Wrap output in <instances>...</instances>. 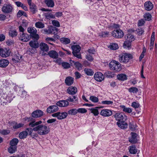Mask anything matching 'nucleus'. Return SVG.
<instances>
[{
    "instance_id": "nucleus-1",
    "label": "nucleus",
    "mask_w": 157,
    "mask_h": 157,
    "mask_svg": "<svg viewBox=\"0 0 157 157\" xmlns=\"http://www.w3.org/2000/svg\"><path fill=\"white\" fill-rule=\"evenodd\" d=\"M42 121H40L35 122L33 121L29 124V125L33 127V131L37 132L38 134L40 135H44L48 134L50 131L49 128L44 124H40Z\"/></svg>"
},
{
    "instance_id": "nucleus-25",
    "label": "nucleus",
    "mask_w": 157,
    "mask_h": 157,
    "mask_svg": "<svg viewBox=\"0 0 157 157\" xmlns=\"http://www.w3.org/2000/svg\"><path fill=\"white\" fill-rule=\"evenodd\" d=\"M29 135V132L27 131H23L20 132L19 134V137L21 139H24Z\"/></svg>"
},
{
    "instance_id": "nucleus-35",
    "label": "nucleus",
    "mask_w": 157,
    "mask_h": 157,
    "mask_svg": "<svg viewBox=\"0 0 157 157\" xmlns=\"http://www.w3.org/2000/svg\"><path fill=\"white\" fill-rule=\"evenodd\" d=\"M84 71L85 74L87 75L92 76L93 75L94 73V71L90 69L85 68Z\"/></svg>"
},
{
    "instance_id": "nucleus-40",
    "label": "nucleus",
    "mask_w": 157,
    "mask_h": 157,
    "mask_svg": "<svg viewBox=\"0 0 157 157\" xmlns=\"http://www.w3.org/2000/svg\"><path fill=\"white\" fill-rule=\"evenodd\" d=\"M60 40L62 43L65 44H68L70 42V40L67 38H62Z\"/></svg>"
},
{
    "instance_id": "nucleus-4",
    "label": "nucleus",
    "mask_w": 157,
    "mask_h": 157,
    "mask_svg": "<svg viewBox=\"0 0 157 157\" xmlns=\"http://www.w3.org/2000/svg\"><path fill=\"white\" fill-rule=\"evenodd\" d=\"M109 66L110 69L115 71H119L121 69V64L115 60L111 61L109 63Z\"/></svg>"
},
{
    "instance_id": "nucleus-37",
    "label": "nucleus",
    "mask_w": 157,
    "mask_h": 157,
    "mask_svg": "<svg viewBox=\"0 0 157 157\" xmlns=\"http://www.w3.org/2000/svg\"><path fill=\"white\" fill-rule=\"evenodd\" d=\"M121 107L123 111L124 112L128 113H130L132 111V110L131 109L129 108L126 107L124 105H121Z\"/></svg>"
},
{
    "instance_id": "nucleus-57",
    "label": "nucleus",
    "mask_w": 157,
    "mask_h": 157,
    "mask_svg": "<svg viewBox=\"0 0 157 157\" xmlns=\"http://www.w3.org/2000/svg\"><path fill=\"white\" fill-rule=\"evenodd\" d=\"M109 34V32L107 31L102 32L100 35V36L103 37L108 36Z\"/></svg>"
},
{
    "instance_id": "nucleus-59",
    "label": "nucleus",
    "mask_w": 157,
    "mask_h": 157,
    "mask_svg": "<svg viewBox=\"0 0 157 157\" xmlns=\"http://www.w3.org/2000/svg\"><path fill=\"white\" fill-rule=\"evenodd\" d=\"M10 133V131L8 130L3 129L0 131V133L3 135H7Z\"/></svg>"
},
{
    "instance_id": "nucleus-6",
    "label": "nucleus",
    "mask_w": 157,
    "mask_h": 157,
    "mask_svg": "<svg viewBox=\"0 0 157 157\" xmlns=\"http://www.w3.org/2000/svg\"><path fill=\"white\" fill-rule=\"evenodd\" d=\"M28 32L30 33V36L34 39L38 40L39 36L37 34V31L34 27H29L27 29Z\"/></svg>"
},
{
    "instance_id": "nucleus-29",
    "label": "nucleus",
    "mask_w": 157,
    "mask_h": 157,
    "mask_svg": "<svg viewBox=\"0 0 157 157\" xmlns=\"http://www.w3.org/2000/svg\"><path fill=\"white\" fill-rule=\"evenodd\" d=\"M129 152L131 154H136L137 152V149L135 145L131 146L129 147Z\"/></svg>"
},
{
    "instance_id": "nucleus-12",
    "label": "nucleus",
    "mask_w": 157,
    "mask_h": 157,
    "mask_svg": "<svg viewBox=\"0 0 157 157\" xmlns=\"http://www.w3.org/2000/svg\"><path fill=\"white\" fill-rule=\"evenodd\" d=\"M131 136L129 138V141L132 144H135L137 142V135L136 133L132 132L131 133Z\"/></svg>"
},
{
    "instance_id": "nucleus-5",
    "label": "nucleus",
    "mask_w": 157,
    "mask_h": 157,
    "mask_svg": "<svg viewBox=\"0 0 157 157\" xmlns=\"http://www.w3.org/2000/svg\"><path fill=\"white\" fill-rule=\"evenodd\" d=\"M71 48L74 56L78 59H81V55L80 53L81 50L80 46L77 45H73L71 46Z\"/></svg>"
},
{
    "instance_id": "nucleus-36",
    "label": "nucleus",
    "mask_w": 157,
    "mask_h": 157,
    "mask_svg": "<svg viewBox=\"0 0 157 157\" xmlns=\"http://www.w3.org/2000/svg\"><path fill=\"white\" fill-rule=\"evenodd\" d=\"M18 140L17 138H14L10 141V145L12 146L17 147V145L18 143Z\"/></svg>"
},
{
    "instance_id": "nucleus-33",
    "label": "nucleus",
    "mask_w": 157,
    "mask_h": 157,
    "mask_svg": "<svg viewBox=\"0 0 157 157\" xmlns=\"http://www.w3.org/2000/svg\"><path fill=\"white\" fill-rule=\"evenodd\" d=\"M26 130L28 131L29 132V135L31 137L33 138H34L35 137H37V134H36L35 135L32 134L33 130V128L32 129L31 128H26Z\"/></svg>"
},
{
    "instance_id": "nucleus-56",
    "label": "nucleus",
    "mask_w": 157,
    "mask_h": 157,
    "mask_svg": "<svg viewBox=\"0 0 157 157\" xmlns=\"http://www.w3.org/2000/svg\"><path fill=\"white\" fill-rule=\"evenodd\" d=\"M62 65L64 69H67L70 67V64L67 62H63L62 63Z\"/></svg>"
},
{
    "instance_id": "nucleus-11",
    "label": "nucleus",
    "mask_w": 157,
    "mask_h": 157,
    "mask_svg": "<svg viewBox=\"0 0 157 157\" xmlns=\"http://www.w3.org/2000/svg\"><path fill=\"white\" fill-rule=\"evenodd\" d=\"M94 77L98 82H101L104 79V75L101 72H96L94 75Z\"/></svg>"
},
{
    "instance_id": "nucleus-46",
    "label": "nucleus",
    "mask_w": 157,
    "mask_h": 157,
    "mask_svg": "<svg viewBox=\"0 0 157 157\" xmlns=\"http://www.w3.org/2000/svg\"><path fill=\"white\" fill-rule=\"evenodd\" d=\"M109 48L111 49L116 50L118 49V46L117 44L112 43L110 45Z\"/></svg>"
},
{
    "instance_id": "nucleus-43",
    "label": "nucleus",
    "mask_w": 157,
    "mask_h": 157,
    "mask_svg": "<svg viewBox=\"0 0 157 157\" xmlns=\"http://www.w3.org/2000/svg\"><path fill=\"white\" fill-rule=\"evenodd\" d=\"M17 147L12 146L10 145L8 149V152L11 154L17 151Z\"/></svg>"
},
{
    "instance_id": "nucleus-47",
    "label": "nucleus",
    "mask_w": 157,
    "mask_h": 157,
    "mask_svg": "<svg viewBox=\"0 0 157 157\" xmlns=\"http://www.w3.org/2000/svg\"><path fill=\"white\" fill-rule=\"evenodd\" d=\"M128 91L129 92L131 93H136L138 92V90L136 87H132L128 89Z\"/></svg>"
},
{
    "instance_id": "nucleus-64",
    "label": "nucleus",
    "mask_w": 157,
    "mask_h": 157,
    "mask_svg": "<svg viewBox=\"0 0 157 157\" xmlns=\"http://www.w3.org/2000/svg\"><path fill=\"white\" fill-rule=\"evenodd\" d=\"M24 120L25 121L27 122L31 121L30 122L33 121H35L33 120V118L31 117H26L25 118Z\"/></svg>"
},
{
    "instance_id": "nucleus-53",
    "label": "nucleus",
    "mask_w": 157,
    "mask_h": 157,
    "mask_svg": "<svg viewBox=\"0 0 157 157\" xmlns=\"http://www.w3.org/2000/svg\"><path fill=\"white\" fill-rule=\"evenodd\" d=\"M144 17L146 20L150 21L151 20V15L149 13H146L144 15Z\"/></svg>"
},
{
    "instance_id": "nucleus-2",
    "label": "nucleus",
    "mask_w": 157,
    "mask_h": 157,
    "mask_svg": "<svg viewBox=\"0 0 157 157\" xmlns=\"http://www.w3.org/2000/svg\"><path fill=\"white\" fill-rule=\"evenodd\" d=\"M133 58L132 55L128 53H123L119 55V60L121 63H128Z\"/></svg>"
},
{
    "instance_id": "nucleus-21",
    "label": "nucleus",
    "mask_w": 157,
    "mask_h": 157,
    "mask_svg": "<svg viewBox=\"0 0 157 157\" xmlns=\"http://www.w3.org/2000/svg\"><path fill=\"white\" fill-rule=\"evenodd\" d=\"M125 121H122L117 122V124L119 127L122 129L126 128L128 127V124Z\"/></svg>"
},
{
    "instance_id": "nucleus-55",
    "label": "nucleus",
    "mask_w": 157,
    "mask_h": 157,
    "mask_svg": "<svg viewBox=\"0 0 157 157\" xmlns=\"http://www.w3.org/2000/svg\"><path fill=\"white\" fill-rule=\"evenodd\" d=\"M126 40L132 42L134 40L135 38L134 36L131 35H128L127 36Z\"/></svg>"
},
{
    "instance_id": "nucleus-27",
    "label": "nucleus",
    "mask_w": 157,
    "mask_h": 157,
    "mask_svg": "<svg viewBox=\"0 0 157 157\" xmlns=\"http://www.w3.org/2000/svg\"><path fill=\"white\" fill-rule=\"evenodd\" d=\"M9 63V61L6 59H2L0 60V67H7Z\"/></svg>"
},
{
    "instance_id": "nucleus-8",
    "label": "nucleus",
    "mask_w": 157,
    "mask_h": 157,
    "mask_svg": "<svg viewBox=\"0 0 157 157\" xmlns=\"http://www.w3.org/2000/svg\"><path fill=\"white\" fill-rule=\"evenodd\" d=\"M13 10V8L10 4H4L2 8V11L5 13H11Z\"/></svg>"
},
{
    "instance_id": "nucleus-22",
    "label": "nucleus",
    "mask_w": 157,
    "mask_h": 157,
    "mask_svg": "<svg viewBox=\"0 0 157 157\" xmlns=\"http://www.w3.org/2000/svg\"><path fill=\"white\" fill-rule=\"evenodd\" d=\"M144 6L145 9L148 11L151 10L152 9L153 7V6L152 3L150 1L145 2Z\"/></svg>"
},
{
    "instance_id": "nucleus-48",
    "label": "nucleus",
    "mask_w": 157,
    "mask_h": 157,
    "mask_svg": "<svg viewBox=\"0 0 157 157\" xmlns=\"http://www.w3.org/2000/svg\"><path fill=\"white\" fill-rule=\"evenodd\" d=\"M9 36L12 37H14L16 36L17 34V33L16 32V31L15 30H11L9 32Z\"/></svg>"
},
{
    "instance_id": "nucleus-18",
    "label": "nucleus",
    "mask_w": 157,
    "mask_h": 157,
    "mask_svg": "<svg viewBox=\"0 0 157 157\" xmlns=\"http://www.w3.org/2000/svg\"><path fill=\"white\" fill-rule=\"evenodd\" d=\"M10 125L12 126L13 129H17L22 127L24 124L22 123L18 124L15 121H13L10 123Z\"/></svg>"
},
{
    "instance_id": "nucleus-49",
    "label": "nucleus",
    "mask_w": 157,
    "mask_h": 157,
    "mask_svg": "<svg viewBox=\"0 0 157 157\" xmlns=\"http://www.w3.org/2000/svg\"><path fill=\"white\" fill-rule=\"evenodd\" d=\"M131 42L126 40L124 43V48H129L131 47Z\"/></svg>"
},
{
    "instance_id": "nucleus-63",
    "label": "nucleus",
    "mask_w": 157,
    "mask_h": 157,
    "mask_svg": "<svg viewBox=\"0 0 157 157\" xmlns=\"http://www.w3.org/2000/svg\"><path fill=\"white\" fill-rule=\"evenodd\" d=\"M53 62L58 63L59 65H61L62 63V60L61 58H58L54 60Z\"/></svg>"
},
{
    "instance_id": "nucleus-3",
    "label": "nucleus",
    "mask_w": 157,
    "mask_h": 157,
    "mask_svg": "<svg viewBox=\"0 0 157 157\" xmlns=\"http://www.w3.org/2000/svg\"><path fill=\"white\" fill-rule=\"evenodd\" d=\"M14 98V96L12 93H9L6 96L5 99L2 97L0 98V104L2 105L5 106L7 105L8 103H10Z\"/></svg>"
},
{
    "instance_id": "nucleus-9",
    "label": "nucleus",
    "mask_w": 157,
    "mask_h": 157,
    "mask_svg": "<svg viewBox=\"0 0 157 157\" xmlns=\"http://www.w3.org/2000/svg\"><path fill=\"white\" fill-rule=\"evenodd\" d=\"M67 116V113L66 112H57L52 114L53 117H56L58 119L62 120L66 118Z\"/></svg>"
},
{
    "instance_id": "nucleus-41",
    "label": "nucleus",
    "mask_w": 157,
    "mask_h": 157,
    "mask_svg": "<svg viewBox=\"0 0 157 157\" xmlns=\"http://www.w3.org/2000/svg\"><path fill=\"white\" fill-rule=\"evenodd\" d=\"M98 108V107H97L96 108H90L89 109V110L91 113L94 114V116H96L99 114L98 111L97 109Z\"/></svg>"
},
{
    "instance_id": "nucleus-7",
    "label": "nucleus",
    "mask_w": 157,
    "mask_h": 157,
    "mask_svg": "<svg viewBox=\"0 0 157 157\" xmlns=\"http://www.w3.org/2000/svg\"><path fill=\"white\" fill-rule=\"evenodd\" d=\"M114 117L116 120L118 121V122L125 121L127 119L126 116L122 112H118L116 113Z\"/></svg>"
},
{
    "instance_id": "nucleus-52",
    "label": "nucleus",
    "mask_w": 157,
    "mask_h": 157,
    "mask_svg": "<svg viewBox=\"0 0 157 157\" xmlns=\"http://www.w3.org/2000/svg\"><path fill=\"white\" fill-rule=\"evenodd\" d=\"M101 104L105 105H112L113 103V101H101Z\"/></svg>"
},
{
    "instance_id": "nucleus-60",
    "label": "nucleus",
    "mask_w": 157,
    "mask_h": 157,
    "mask_svg": "<svg viewBox=\"0 0 157 157\" xmlns=\"http://www.w3.org/2000/svg\"><path fill=\"white\" fill-rule=\"evenodd\" d=\"M132 106L135 109L137 108L140 106V104L137 102H134L132 103Z\"/></svg>"
},
{
    "instance_id": "nucleus-20",
    "label": "nucleus",
    "mask_w": 157,
    "mask_h": 157,
    "mask_svg": "<svg viewBox=\"0 0 157 157\" xmlns=\"http://www.w3.org/2000/svg\"><path fill=\"white\" fill-rule=\"evenodd\" d=\"M77 90L75 87L71 86L68 88L67 92L70 94L74 95L77 92Z\"/></svg>"
},
{
    "instance_id": "nucleus-24",
    "label": "nucleus",
    "mask_w": 157,
    "mask_h": 157,
    "mask_svg": "<svg viewBox=\"0 0 157 157\" xmlns=\"http://www.w3.org/2000/svg\"><path fill=\"white\" fill-rule=\"evenodd\" d=\"M38 40H31L29 42V45L32 48H36L39 47V43Z\"/></svg>"
},
{
    "instance_id": "nucleus-17",
    "label": "nucleus",
    "mask_w": 157,
    "mask_h": 157,
    "mask_svg": "<svg viewBox=\"0 0 157 157\" xmlns=\"http://www.w3.org/2000/svg\"><path fill=\"white\" fill-rule=\"evenodd\" d=\"M58 105H52L48 107L47 109V112L48 113H51L56 112L59 109Z\"/></svg>"
},
{
    "instance_id": "nucleus-44",
    "label": "nucleus",
    "mask_w": 157,
    "mask_h": 157,
    "mask_svg": "<svg viewBox=\"0 0 157 157\" xmlns=\"http://www.w3.org/2000/svg\"><path fill=\"white\" fill-rule=\"evenodd\" d=\"M119 25L117 24L111 23L109 25V28L110 29H117L119 28Z\"/></svg>"
},
{
    "instance_id": "nucleus-28",
    "label": "nucleus",
    "mask_w": 157,
    "mask_h": 157,
    "mask_svg": "<svg viewBox=\"0 0 157 157\" xmlns=\"http://www.w3.org/2000/svg\"><path fill=\"white\" fill-rule=\"evenodd\" d=\"M48 55L51 58L54 59H56L58 58V53L55 51H50L48 53Z\"/></svg>"
},
{
    "instance_id": "nucleus-13",
    "label": "nucleus",
    "mask_w": 157,
    "mask_h": 157,
    "mask_svg": "<svg viewBox=\"0 0 157 157\" xmlns=\"http://www.w3.org/2000/svg\"><path fill=\"white\" fill-rule=\"evenodd\" d=\"M112 111L108 109H102L100 112V114L104 117L110 116L112 115Z\"/></svg>"
},
{
    "instance_id": "nucleus-32",
    "label": "nucleus",
    "mask_w": 157,
    "mask_h": 157,
    "mask_svg": "<svg viewBox=\"0 0 157 157\" xmlns=\"http://www.w3.org/2000/svg\"><path fill=\"white\" fill-rule=\"evenodd\" d=\"M22 57V56L18 54H17L13 56V58H12V60L15 62H18Z\"/></svg>"
},
{
    "instance_id": "nucleus-42",
    "label": "nucleus",
    "mask_w": 157,
    "mask_h": 157,
    "mask_svg": "<svg viewBox=\"0 0 157 157\" xmlns=\"http://www.w3.org/2000/svg\"><path fill=\"white\" fill-rule=\"evenodd\" d=\"M45 18L47 19L55 18V16L53 15L52 13H47L45 14Z\"/></svg>"
},
{
    "instance_id": "nucleus-30",
    "label": "nucleus",
    "mask_w": 157,
    "mask_h": 157,
    "mask_svg": "<svg viewBox=\"0 0 157 157\" xmlns=\"http://www.w3.org/2000/svg\"><path fill=\"white\" fill-rule=\"evenodd\" d=\"M30 6V9L31 12L33 13H35L37 11L36 6L34 4H29Z\"/></svg>"
},
{
    "instance_id": "nucleus-38",
    "label": "nucleus",
    "mask_w": 157,
    "mask_h": 157,
    "mask_svg": "<svg viewBox=\"0 0 157 157\" xmlns=\"http://www.w3.org/2000/svg\"><path fill=\"white\" fill-rule=\"evenodd\" d=\"M67 114L74 115L77 113V109L75 108L72 109L68 110L67 112Z\"/></svg>"
},
{
    "instance_id": "nucleus-39",
    "label": "nucleus",
    "mask_w": 157,
    "mask_h": 157,
    "mask_svg": "<svg viewBox=\"0 0 157 157\" xmlns=\"http://www.w3.org/2000/svg\"><path fill=\"white\" fill-rule=\"evenodd\" d=\"M35 27L39 29H42L44 27V24L41 21H38L35 24Z\"/></svg>"
},
{
    "instance_id": "nucleus-61",
    "label": "nucleus",
    "mask_w": 157,
    "mask_h": 157,
    "mask_svg": "<svg viewBox=\"0 0 157 157\" xmlns=\"http://www.w3.org/2000/svg\"><path fill=\"white\" fill-rule=\"evenodd\" d=\"M52 24L55 26L57 27H59L60 26L59 23L57 21L54 20L52 21Z\"/></svg>"
},
{
    "instance_id": "nucleus-62",
    "label": "nucleus",
    "mask_w": 157,
    "mask_h": 157,
    "mask_svg": "<svg viewBox=\"0 0 157 157\" xmlns=\"http://www.w3.org/2000/svg\"><path fill=\"white\" fill-rule=\"evenodd\" d=\"M88 52L90 54H95L96 51L95 49L93 48H91L90 49H89L87 50Z\"/></svg>"
},
{
    "instance_id": "nucleus-51",
    "label": "nucleus",
    "mask_w": 157,
    "mask_h": 157,
    "mask_svg": "<svg viewBox=\"0 0 157 157\" xmlns=\"http://www.w3.org/2000/svg\"><path fill=\"white\" fill-rule=\"evenodd\" d=\"M74 64L75 67L79 71L81 70L82 69V65L79 62H76Z\"/></svg>"
},
{
    "instance_id": "nucleus-54",
    "label": "nucleus",
    "mask_w": 157,
    "mask_h": 157,
    "mask_svg": "<svg viewBox=\"0 0 157 157\" xmlns=\"http://www.w3.org/2000/svg\"><path fill=\"white\" fill-rule=\"evenodd\" d=\"M68 101L71 102H74V101H77V100L76 99V97L75 96H74L72 97L70 96L67 99Z\"/></svg>"
},
{
    "instance_id": "nucleus-10",
    "label": "nucleus",
    "mask_w": 157,
    "mask_h": 157,
    "mask_svg": "<svg viewBox=\"0 0 157 157\" xmlns=\"http://www.w3.org/2000/svg\"><path fill=\"white\" fill-rule=\"evenodd\" d=\"M123 31L121 29L114 30L112 33V36L116 38H121L124 36Z\"/></svg>"
},
{
    "instance_id": "nucleus-31",
    "label": "nucleus",
    "mask_w": 157,
    "mask_h": 157,
    "mask_svg": "<svg viewBox=\"0 0 157 157\" xmlns=\"http://www.w3.org/2000/svg\"><path fill=\"white\" fill-rule=\"evenodd\" d=\"M117 78L118 80L123 81L127 79L126 75L124 74H118L117 75Z\"/></svg>"
},
{
    "instance_id": "nucleus-15",
    "label": "nucleus",
    "mask_w": 157,
    "mask_h": 157,
    "mask_svg": "<svg viewBox=\"0 0 157 157\" xmlns=\"http://www.w3.org/2000/svg\"><path fill=\"white\" fill-rule=\"evenodd\" d=\"M0 52V55L3 57H6L9 56L10 53V51L9 49L7 48L3 49L1 48Z\"/></svg>"
},
{
    "instance_id": "nucleus-45",
    "label": "nucleus",
    "mask_w": 157,
    "mask_h": 157,
    "mask_svg": "<svg viewBox=\"0 0 157 157\" xmlns=\"http://www.w3.org/2000/svg\"><path fill=\"white\" fill-rule=\"evenodd\" d=\"M105 75L107 78H112L114 77V75L111 72L107 71L105 73Z\"/></svg>"
},
{
    "instance_id": "nucleus-34",
    "label": "nucleus",
    "mask_w": 157,
    "mask_h": 157,
    "mask_svg": "<svg viewBox=\"0 0 157 157\" xmlns=\"http://www.w3.org/2000/svg\"><path fill=\"white\" fill-rule=\"evenodd\" d=\"M45 2L48 7H53L54 6V3L52 0H45Z\"/></svg>"
},
{
    "instance_id": "nucleus-19",
    "label": "nucleus",
    "mask_w": 157,
    "mask_h": 157,
    "mask_svg": "<svg viewBox=\"0 0 157 157\" xmlns=\"http://www.w3.org/2000/svg\"><path fill=\"white\" fill-rule=\"evenodd\" d=\"M56 105L60 107H65L68 106L69 103L67 99L59 101L56 103Z\"/></svg>"
},
{
    "instance_id": "nucleus-50",
    "label": "nucleus",
    "mask_w": 157,
    "mask_h": 157,
    "mask_svg": "<svg viewBox=\"0 0 157 157\" xmlns=\"http://www.w3.org/2000/svg\"><path fill=\"white\" fill-rule=\"evenodd\" d=\"M90 100L94 103L97 102L98 101V98L94 96H90Z\"/></svg>"
},
{
    "instance_id": "nucleus-26",
    "label": "nucleus",
    "mask_w": 157,
    "mask_h": 157,
    "mask_svg": "<svg viewBox=\"0 0 157 157\" xmlns=\"http://www.w3.org/2000/svg\"><path fill=\"white\" fill-rule=\"evenodd\" d=\"M40 48L41 50L43 52H47L49 50L48 46L44 43H41L40 44Z\"/></svg>"
},
{
    "instance_id": "nucleus-58",
    "label": "nucleus",
    "mask_w": 157,
    "mask_h": 157,
    "mask_svg": "<svg viewBox=\"0 0 157 157\" xmlns=\"http://www.w3.org/2000/svg\"><path fill=\"white\" fill-rule=\"evenodd\" d=\"M77 113H84L87 112V110L85 108H80L77 109Z\"/></svg>"
},
{
    "instance_id": "nucleus-14",
    "label": "nucleus",
    "mask_w": 157,
    "mask_h": 157,
    "mask_svg": "<svg viewBox=\"0 0 157 157\" xmlns=\"http://www.w3.org/2000/svg\"><path fill=\"white\" fill-rule=\"evenodd\" d=\"M43 112L40 110H36L33 112L31 114L32 117L39 118L43 116Z\"/></svg>"
},
{
    "instance_id": "nucleus-23",
    "label": "nucleus",
    "mask_w": 157,
    "mask_h": 157,
    "mask_svg": "<svg viewBox=\"0 0 157 157\" xmlns=\"http://www.w3.org/2000/svg\"><path fill=\"white\" fill-rule=\"evenodd\" d=\"M74 78L71 77H67L65 79V83L67 86L71 85L74 82Z\"/></svg>"
},
{
    "instance_id": "nucleus-16",
    "label": "nucleus",
    "mask_w": 157,
    "mask_h": 157,
    "mask_svg": "<svg viewBox=\"0 0 157 157\" xmlns=\"http://www.w3.org/2000/svg\"><path fill=\"white\" fill-rule=\"evenodd\" d=\"M19 39L21 41L26 42L29 40L30 39V37L28 34L22 33L21 34Z\"/></svg>"
}]
</instances>
